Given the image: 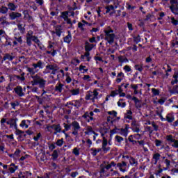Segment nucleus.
<instances>
[{"label":"nucleus","mask_w":178,"mask_h":178,"mask_svg":"<svg viewBox=\"0 0 178 178\" xmlns=\"http://www.w3.org/2000/svg\"><path fill=\"white\" fill-rule=\"evenodd\" d=\"M115 38H116V34L113 33V30L111 26H108L104 30L105 41H107L108 44H113L115 42Z\"/></svg>","instance_id":"f257e3e1"},{"label":"nucleus","mask_w":178,"mask_h":178,"mask_svg":"<svg viewBox=\"0 0 178 178\" xmlns=\"http://www.w3.org/2000/svg\"><path fill=\"white\" fill-rule=\"evenodd\" d=\"M99 93H98V90L95 89L93 92L88 91L87 92V94L86 95V101H92V102H95V99H98V95Z\"/></svg>","instance_id":"f03ea898"},{"label":"nucleus","mask_w":178,"mask_h":178,"mask_svg":"<svg viewBox=\"0 0 178 178\" xmlns=\"http://www.w3.org/2000/svg\"><path fill=\"white\" fill-rule=\"evenodd\" d=\"M71 125L72 126V134L73 136H79V131L81 127H80V124L77 121H74L72 122Z\"/></svg>","instance_id":"7ed1b4c3"},{"label":"nucleus","mask_w":178,"mask_h":178,"mask_svg":"<svg viewBox=\"0 0 178 178\" xmlns=\"http://www.w3.org/2000/svg\"><path fill=\"white\" fill-rule=\"evenodd\" d=\"M117 168H118L120 172L124 173L126 172V169L127 168V163L126 161H122L121 163H118L116 164Z\"/></svg>","instance_id":"20e7f679"},{"label":"nucleus","mask_w":178,"mask_h":178,"mask_svg":"<svg viewBox=\"0 0 178 178\" xmlns=\"http://www.w3.org/2000/svg\"><path fill=\"white\" fill-rule=\"evenodd\" d=\"M17 118L15 119H10L8 120L6 123L7 124H9L10 129H17Z\"/></svg>","instance_id":"39448f33"},{"label":"nucleus","mask_w":178,"mask_h":178,"mask_svg":"<svg viewBox=\"0 0 178 178\" xmlns=\"http://www.w3.org/2000/svg\"><path fill=\"white\" fill-rule=\"evenodd\" d=\"M106 13H110V16H113L115 13H116V10H115V7L113 5L106 6L105 7Z\"/></svg>","instance_id":"423d86ee"},{"label":"nucleus","mask_w":178,"mask_h":178,"mask_svg":"<svg viewBox=\"0 0 178 178\" xmlns=\"http://www.w3.org/2000/svg\"><path fill=\"white\" fill-rule=\"evenodd\" d=\"M53 33L58 37H60V35H62V33H63V27H62V25H56L55 26V31Z\"/></svg>","instance_id":"0eeeda50"},{"label":"nucleus","mask_w":178,"mask_h":178,"mask_svg":"<svg viewBox=\"0 0 178 178\" xmlns=\"http://www.w3.org/2000/svg\"><path fill=\"white\" fill-rule=\"evenodd\" d=\"M108 145V140L105 137L103 138L102 149L104 152H108L111 149L110 147H106Z\"/></svg>","instance_id":"6e6552de"},{"label":"nucleus","mask_w":178,"mask_h":178,"mask_svg":"<svg viewBox=\"0 0 178 178\" xmlns=\"http://www.w3.org/2000/svg\"><path fill=\"white\" fill-rule=\"evenodd\" d=\"M46 73H51V74H56V67L52 65H47Z\"/></svg>","instance_id":"1a4fd4ad"},{"label":"nucleus","mask_w":178,"mask_h":178,"mask_svg":"<svg viewBox=\"0 0 178 178\" xmlns=\"http://www.w3.org/2000/svg\"><path fill=\"white\" fill-rule=\"evenodd\" d=\"M129 133V125H126L125 128L120 129V133L121 136H124V137H127V134Z\"/></svg>","instance_id":"9d476101"},{"label":"nucleus","mask_w":178,"mask_h":178,"mask_svg":"<svg viewBox=\"0 0 178 178\" xmlns=\"http://www.w3.org/2000/svg\"><path fill=\"white\" fill-rule=\"evenodd\" d=\"M48 48L51 50L47 51V54H51L52 56H55V55H56V50L54 49V45H52V42H49Z\"/></svg>","instance_id":"9b49d317"},{"label":"nucleus","mask_w":178,"mask_h":178,"mask_svg":"<svg viewBox=\"0 0 178 178\" xmlns=\"http://www.w3.org/2000/svg\"><path fill=\"white\" fill-rule=\"evenodd\" d=\"M81 60H83V62H86V60L88 62H90V60H91V57H90V52H86L84 54V55H81Z\"/></svg>","instance_id":"f8f14e48"},{"label":"nucleus","mask_w":178,"mask_h":178,"mask_svg":"<svg viewBox=\"0 0 178 178\" xmlns=\"http://www.w3.org/2000/svg\"><path fill=\"white\" fill-rule=\"evenodd\" d=\"M9 16L11 20H15V19H17V17H22V14L19 13L13 12L10 13Z\"/></svg>","instance_id":"ddd939ff"},{"label":"nucleus","mask_w":178,"mask_h":178,"mask_svg":"<svg viewBox=\"0 0 178 178\" xmlns=\"http://www.w3.org/2000/svg\"><path fill=\"white\" fill-rule=\"evenodd\" d=\"M92 48H94L93 44H90L88 42H85V51L86 52H90V51H92Z\"/></svg>","instance_id":"4468645a"},{"label":"nucleus","mask_w":178,"mask_h":178,"mask_svg":"<svg viewBox=\"0 0 178 178\" xmlns=\"http://www.w3.org/2000/svg\"><path fill=\"white\" fill-rule=\"evenodd\" d=\"M15 91L19 97H23L24 95V93L23 92V88H22L21 86H17L15 88Z\"/></svg>","instance_id":"2eb2a0df"},{"label":"nucleus","mask_w":178,"mask_h":178,"mask_svg":"<svg viewBox=\"0 0 178 178\" xmlns=\"http://www.w3.org/2000/svg\"><path fill=\"white\" fill-rule=\"evenodd\" d=\"M28 123H31L30 120H24L21 122L19 126L22 129H29V124H27Z\"/></svg>","instance_id":"dca6fc26"},{"label":"nucleus","mask_w":178,"mask_h":178,"mask_svg":"<svg viewBox=\"0 0 178 178\" xmlns=\"http://www.w3.org/2000/svg\"><path fill=\"white\" fill-rule=\"evenodd\" d=\"M118 62L119 63H129V59L123 56H118Z\"/></svg>","instance_id":"f3484780"},{"label":"nucleus","mask_w":178,"mask_h":178,"mask_svg":"<svg viewBox=\"0 0 178 178\" xmlns=\"http://www.w3.org/2000/svg\"><path fill=\"white\" fill-rule=\"evenodd\" d=\"M85 134H86L87 136H90V134H97L95 133V131H94L92 130V127L88 126L86 128V131H85Z\"/></svg>","instance_id":"a211bd4d"},{"label":"nucleus","mask_w":178,"mask_h":178,"mask_svg":"<svg viewBox=\"0 0 178 178\" xmlns=\"http://www.w3.org/2000/svg\"><path fill=\"white\" fill-rule=\"evenodd\" d=\"M51 129H55L56 132L55 134H56V133H60V131H62V127H60V124H57V125H52L51 126Z\"/></svg>","instance_id":"6ab92c4d"},{"label":"nucleus","mask_w":178,"mask_h":178,"mask_svg":"<svg viewBox=\"0 0 178 178\" xmlns=\"http://www.w3.org/2000/svg\"><path fill=\"white\" fill-rule=\"evenodd\" d=\"M153 159L154 160V165L158 163V161L161 159V154L159 153H155L153 154Z\"/></svg>","instance_id":"aec40b11"},{"label":"nucleus","mask_w":178,"mask_h":178,"mask_svg":"<svg viewBox=\"0 0 178 178\" xmlns=\"http://www.w3.org/2000/svg\"><path fill=\"white\" fill-rule=\"evenodd\" d=\"M170 9L171 12H172V13H174V15H178V6H175V5L170 6Z\"/></svg>","instance_id":"412c9836"},{"label":"nucleus","mask_w":178,"mask_h":178,"mask_svg":"<svg viewBox=\"0 0 178 178\" xmlns=\"http://www.w3.org/2000/svg\"><path fill=\"white\" fill-rule=\"evenodd\" d=\"M129 163L131 165V166H137L138 165V161L136 160L134 157L129 158Z\"/></svg>","instance_id":"4be33fe9"},{"label":"nucleus","mask_w":178,"mask_h":178,"mask_svg":"<svg viewBox=\"0 0 178 178\" xmlns=\"http://www.w3.org/2000/svg\"><path fill=\"white\" fill-rule=\"evenodd\" d=\"M64 42H66L67 44H70V42H72V34L70 33H69L67 36L64 37Z\"/></svg>","instance_id":"5701e85b"},{"label":"nucleus","mask_w":178,"mask_h":178,"mask_svg":"<svg viewBox=\"0 0 178 178\" xmlns=\"http://www.w3.org/2000/svg\"><path fill=\"white\" fill-rule=\"evenodd\" d=\"M166 120L168 122V123H172L175 121V116L171 114H168L166 115Z\"/></svg>","instance_id":"b1692460"},{"label":"nucleus","mask_w":178,"mask_h":178,"mask_svg":"<svg viewBox=\"0 0 178 178\" xmlns=\"http://www.w3.org/2000/svg\"><path fill=\"white\" fill-rule=\"evenodd\" d=\"M122 77H124V74L121 72L117 75L116 83H120L122 80Z\"/></svg>","instance_id":"393cba45"},{"label":"nucleus","mask_w":178,"mask_h":178,"mask_svg":"<svg viewBox=\"0 0 178 178\" xmlns=\"http://www.w3.org/2000/svg\"><path fill=\"white\" fill-rule=\"evenodd\" d=\"M134 67L136 70H138V72H140L144 70V65L143 64L135 65Z\"/></svg>","instance_id":"a878e982"},{"label":"nucleus","mask_w":178,"mask_h":178,"mask_svg":"<svg viewBox=\"0 0 178 178\" xmlns=\"http://www.w3.org/2000/svg\"><path fill=\"white\" fill-rule=\"evenodd\" d=\"M132 130L134 133L140 132V127L136 124V122H133L132 124Z\"/></svg>","instance_id":"bb28decb"},{"label":"nucleus","mask_w":178,"mask_h":178,"mask_svg":"<svg viewBox=\"0 0 178 178\" xmlns=\"http://www.w3.org/2000/svg\"><path fill=\"white\" fill-rule=\"evenodd\" d=\"M0 22L3 26H8V24H9L8 21H6V17H1L0 18Z\"/></svg>","instance_id":"cd10ccee"},{"label":"nucleus","mask_w":178,"mask_h":178,"mask_svg":"<svg viewBox=\"0 0 178 178\" xmlns=\"http://www.w3.org/2000/svg\"><path fill=\"white\" fill-rule=\"evenodd\" d=\"M8 9L10 10L15 11V10H16V9H17V6L13 4V3H8Z\"/></svg>","instance_id":"c85d7f7f"},{"label":"nucleus","mask_w":178,"mask_h":178,"mask_svg":"<svg viewBox=\"0 0 178 178\" xmlns=\"http://www.w3.org/2000/svg\"><path fill=\"white\" fill-rule=\"evenodd\" d=\"M38 161H40V162H44L45 161V154L44 152L40 153L38 156Z\"/></svg>","instance_id":"c756f323"},{"label":"nucleus","mask_w":178,"mask_h":178,"mask_svg":"<svg viewBox=\"0 0 178 178\" xmlns=\"http://www.w3.org/2000/svg\"><path fill=\"white\" fill-rule=\"evenodd\" d=\"M53 161H56L58 157L59 156V153H58V150H54L51 154Z\"/></svg>","instance_id":"7c9ffc66"},{"label":"nucleus","mask_w":178,"mask_h":178,"mask_svg":"<svg viewBox=\"0 0 178 178\" xmlns=\"http://www.w3.org/2000/svg\"><path fill=\"white\" fill-rule=\"evenodd\" d=\"M112 166L113 167L116 166L115 161H111L110 164H107L104 165V168H106V170H109V169H111Z\"/></svg>","instance_id":"2f4dec72"},{"label":"nucleus","mask_w":178,"mask_h":178,"mask_svg":"<svg viewBox=\"0 0 178 178\" xmlns=\"http://www.w3.org/2000/svg\"><path fill=\"white\" fill-rule=\"evenodd\" d=\"M70 92H71L72 95H79L80 94V89H72L70 90Z\"/></svg>","instance_id":"473e14b6"},{"label":"nucleus","mask_w":178,"mask_h":178,"mask_svg":"<svg viewBox=\"0 0 178 178\" xmlns=\"http://www.w3.org/2000/svg\"><path fill=\"white\" fill-rule=\"evenodd\" d=\"M152 97H156V95H159L160 91L158 89L156 88H152Z\"/></svg>","instance_id":"72a5a7b5"},{"label":"nucleus","mask_w":178,"mask_h":178,"mask_svg":"<svg viewBox=\"0 0 178 178\" xmlns=\"http://www.w3.org/2000/svg\"><path fill=\"white\" fill-rule=\"evenodd\" d=\"M63 88V84L59 83L58 86H56V91L58 92H62V90Z\"/></svg>","instance_id":"f704fd0d"},{"label":"nucleus","mask_w":178,"mask_h":178,"mask_svg":"<svg viewBox=\"0 0 178 178\" xmlns=\"http://www.w3.org/2000/svg\"><path fill=\"white\" fill-rule=\"evenodd\" d=\"M33 66L35 69H37V67H39V69H42V62L39 60L37 64H33Z\"/></svg>","instance_id":"c9c22d12"},{"label":"nucleus","mask_w":178,"mask_h":178,"mask_svg":"<svg viewBox=\"0 0 178 178\" xmlns=\"http://www.w3.org/2000/svg\"><path fill=\"white\" fill-rule=\"evenodd\" d=\"M68 15H69V12H67V11H65V12L62 13L61 17H63V19H64L65 22V20H67L69 19Z\"/></svg>","instance_id":"e433bc0d"},{"label":"nucleus","mask_w":178,"mask_h":178,"mask_svg":"<svg viewBox=\"0 0 178 178\" xmlns=\"http://www.w3.org/2000/svg\"><path fill=\"white\" fill-rule=\"evenodd\" d=\"M86 66L81 65L79 66V71L82 72V73H86V72H88V68H86Z\"/></svg>","instance_id":"4c0bfd02"},{"label":"nucleus","mask_w":178,"mask_h":178,"mask_svg":"<svg viewBox=\"0 0 178 178\" xmlns=\"http://www.w3.org/2000/svg\"><path fill=\"white\" fill-rule=\"evenodd\" d=\"M72 154H74V155L76 156H79L80 155V149H78L77 147L74 148Z\"/></svg>","instance_id":"58836bf2"},{"label":"nucleus","mask_w":178,"mask_h":178,"mask_svg":"<svg viewBox=\"0 0 178 178\" xmlns=\"http://www.w3.org/2000/svg\"><path fill=\"white\" fill-rule=\"evenodd\" d=\"M118 105L120 108H124L126 106V102H123V99H120L118 102Z\"/></svg>","instance_id":"ea45409f"},{"label":"nucleus","mask_w":178,"mask_h":178,"mask_svg":"<svg viewBox=\"0 0 178 178\" xmlns=\"http://www.w3.org/2000/svg\"><path fill=\"white\" fill-rule=\"evenodd\" d=\"M13 60V56L9 55V54H6L5 56L3 58V60Z\"/></svg>","instance_id":"a19ab883"},{"label":"nucleus","mask_w":178,"mask_h":178,"mask_svg":"<svg viewBox=\"0 0 178 178\" xmlns=\"http://www.w3.org/2000/svg\"><path fill=\"white\" fill-rule=\"evenodd\" d=\"M1 129H5V124L7 123L6 118H2L0 121Z\"/></svg>","instance_id":"79ce46f5"},{"label":"nucleus","mask_w":178,"mask_h":178,"mask_svg":"<svg viewBox=\"0 0 178 178\" xmlns=\"http://www.w3.org/2000/svg\"><path fill=\"white\" fill-rule=\"evenodd\" d=\"M28 72L31 73V74H35L37 73V68H35L34 67L33 68H28Z\"/></svg>","instance_id":"37998d69"},{"label":"nucleus","mask_w":178,"mask_h":178,"mask_svg":"<svg viewBox=\"0 0 178 178\" xmlns=\"http://www.w3.org/2000/svg\"><path fill=\"white\" fill-rule=\"evenodd\" d=\"M166 140L169 141L170 143H172L173 141H175V139L173 138V136L168 135L166 136Z\"/></svg>","instance_id":"c03bdc74"},{"label":"nucleus","mask_w":178,"mask_h":178,"mask_svg":"<svg viewBox=\"0 0 178 178\" xmlns=\"http://www.w3.org/2000/svg\"><path fill=\"white\" fill-rule=\"evenodd\" d=\"M111 134H119V133H120V129L115 127V129L111 131Z\"/></svg>","instance_id":"a18cd8bd"},{"label":"nucleus","mask_w":178,"mask_h":178,"mask_svg":"<svg viewBox=\"0 0 178 178\" xmlns=\"http://www.w3.org/2000/svg\"><path fill=\"white\" fill-rule=\"evenodd\" d=\"M8 8L6 7H1L0 8V13H3V14H5V13H8Z\"/></svg>","instance_id":"49530a36"},{"label":"nucleus","mask_w":178,"mask_h":178,"mask_svg":"<svg viewBox=\"0 0 178 178\" xmlns=\"http://www.w3.org/2000/svg\"><path fill=\"white\" fill-rule=\"evenodd\" d=\"M154 143L156 147H161V145H162L163 143L162 140L158 139L155 140Z\"/></svg>","instance_id":"de8ad7c7"},{"label":"nucleus","mask_w":178,"mask_h":178,"mask_svg":"<svg viewBox=\"0 0 178 178\" xmlns=\"http://www.w3.org/2000/svg\"><path fill=\"white\" fill-rule=\"evenodd\" d=\"M63 126L66 131H69L72 127V124H67L66 123H63Z\"/></svg>","instance_id":"09e8293b"},{"label":"nucleus","mask_w":178,"mask_h":178,"mask_svg":"<svg viewBox=\"0 0 178 178\" xmlns=\"http://www.w3.org/2000/svg\"><path fill=\"white\" fill-rule=\"evenodd\" d=\"M15 159L20 156V149H17L14 153Z\"/></svg>","instance_id":"8fccbe9b"},{"label":"nucleus","mask_w":178,"mask_h":178,"mask_svg":"<svg viewBox=\"0 0 178 178\" xmlns=\"http://www.w3.org/2000/svg\"><path fill=\"white\" fill-rule=\"evenodd\" d=\"M107 113L108 115H111L112 116H113V118H116L118 115V113L115 111H108Z\"/></svg>","instance_id":"3c124183"},{"label":"nucleus","mask_w":178,"mask_h":178,"mask_svg":"<svg viewBox=\"0 0 178 178\" xmlns=\"http://www.w3.org/2000/svg\"><path fill=\"white\" fill-rule=\"evenodd\" d=\"M56 144L58 147H62V145H63V139H58L56 143Z\"/></svg>","instance_id":"603ef678"},{"label":"nucleus","mask_w":178,"mask_h":178,"mask_svg":"<svg viewBox=\"0 0 178 178\" xmlns=\"http://www.w3.org/2000/svg\"><path fill=\"white\" fill-rule=\"evenodd\" d=\"M83 80H84V81H90L91 76H90V75H84V76L83 77Z\"/></svg>","instance_id":"864d4df0"},{"label":"nucleus","mask_w":178,"mask_h":178,"mask_svg":"<svg viewBox=\"0 0 178 178\" xmlns=\"http://www.w3.org/2000/svg\"><path fill=\"white\" fill-rule=\"evenodd\" d=\"M134 42H136V44H138V42H140V41H141V38H140V35H138L136 37L134 38Z\"/></svg>","instance_id":"5fc2aeb1"},{"label":"nucleus","mask_w":178,"mask_h":178,"mask_svg":"<svg viewBox=\"0 0 178 178\" xmlns=\"http://www.w3.org/2000/svg\"><path fill=\"white\" fill-rule=\"evenodd\" d=\"M78 27L81 31H84V24H83V22H79Z\"/></svg>","instance_id":"6e6d98bb"},{"label":"nucleus","mask_w":178,"mask_h":178,"mask_svg":"<svg viewBox=\"0 0 178 178\" xmlns=\"http://www.w3.org/2000/svg\"><path fill=\"white\" fill-rule=\"evenodd\" d=\"M172 143L173 144L172 145V147L174 148H178V140L175 139Z\"/></svg>","instance_id":"4d7b16f0"},{"label":"nucleus","mask_w":178,"mask_h":178,"mask_svg":"<svg viewBox=\"0 0 178 178\" xmlns=\"http://www.w3.org/2000/svg\"><path fill=\"white\" fill-rule=\"evenodd\" d=\"M8 170L11 173H15L16 172V170H17V167H10V168H8Z\"/></svg>","instance_id":"13d9d810"},{"label":"nucleus","mask_w":178,"mask_h":178,"mask_svg":"<svg viewBox=\"0 0 178 178\" xmlns=\"http://www.w3.org/2000/svg\"><path fill=\"white\" fill-rule=\"evenodd\" d=\"M91 154L93 156H96V155L98 154L97 152V149L92 148L90 149Z\"/></svg>","instance_id":"bf43d9fd"},{"label":"nucleus","mask_w":178,"mask_h":178,"mask_svg":"<svg viewBox=\"0 0 178 178\" xmlns=\"http://www.w3.org/2000/svg\"><path fill=\"white\" fill-rule=\"evenodd\" d=\"M165 163L166 165L167 169H169L170 168V161L168 159L165 160Z\"/></svg>","instance_id":"052dcab7"},{"label":"nucleus","mask_w":178,"mask_h":178,"mask_svg":"<svg viewBox=\"0 0 178 178\" xmlns=\"http://www.w3.org/2000/svg\"><path fill=\"white\" fill-rule=\"evenodd\" d=\"M166 102V99H165V97H162L161 99H160L158 102L159 104H160V105H163V104H165V102Z\"/></svg>","instance_id":"680f3d73"},{"label":"nucleus","mask_w":178,"mask_h":178,"mask_svg":"<svg viewBox=\"0 0 178 178\" xmlns=\"http://www.w3.org/2000/svg\"><path fill=\"white\" fill-rule=\"evenodd\" d=\"M31 40L33 41V42H35L36 44H38L40 42V40H38V38L35 36H31Z\"/></svg>","instance_id":"e2e57ef3"},{"label":"nucleus","mask_w":178,"mask_h":178,"mask_svg":"<svg viewBox=\"0 0 178 178\" xmlns=\"http://www.w3.org/2000/svg\"><path fill=\"white\" fill-rule=\"evenodd\" d=\"M124 70L127 72H131V68L130 67V66L129 65H125L124 67Z\"/></svg>","instance_id":"0e129e2a"},{"label":"nucleus","mask_w":178,"mask_h":178,"mask_svg":"<svg viewBox=\"0 0 178 178\" xmlns=\"http://www.w3.org/2000/svg\"><path fill=\"white\" fill-rule=\"evenodd\" d=\"M115 140L116 141H118V143H122V141H123V138H122V136H115Z\"/></svg>","instance_id":"69168bd1"},{"label":"nucleus","mask_w":178,"mask_h":178,"mask_svg":"<svg viewBox=\"0 0 178 178\" xmlns=\"http://www.w3.org/2000/svg\"><path fill=\"white\" fill-rule=\"evenodd\" d=\"M152 127H154L155 131H158V129H159V127H158V125L155 124L154 122H152Z\"/></svg>","instance_id":"338daca9"},{"label":"nucleus","mask_w":178,"mask_h":178,"mask_svg":"<svg viewBox=\"0 0 178 178\" xmlns=\"http://www.w3.org/2000/svg\"><path fill=\"white\" fill-rule=\"evenodd\" d=\"M23 175L24 176V178H29L31 177V172H26Z\"/></svg>","instance_id":"774afa93"}]
</instances>
